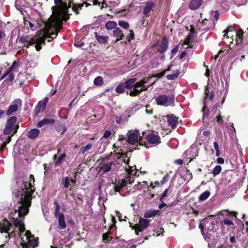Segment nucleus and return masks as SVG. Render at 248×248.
<instances>
[{"label": "nucleus", "instance_id": "1", "mask_svg": "<svg viewBox=\"0 0 248 248\" xmlns=\"http://www.w3.org/2000/svg\"><path fill=\"white\" fill-rule=\"evenodd\" d=\"M62 22L60 20V16L58 15H54V14L50 16L47 21L45 24V31L43 34H39L38 36H43L44 33L48 31V34L50 37H46L45 40L48 38V42H50L54 38H56L60 30L62 28Z\"/></svg>", "mask_w": 248, "mask_h": 248}, {"label": "nucleus", "instance_id": "21", "mask_svg": "<svg viewBox=\"0 0 248 248\" xmlns=\"http://www.w3.org/2000/svg\"><path fill=\"white\" fill-rule=\"evenodd\" d=\"M167 122L172 128H175L178 124L179 118L173 114L168 115Z\"/></svg>", "mask_w": 248, "mask_h": 248}, {"label": "nucleus", "instance_id": "39", "mask_svg": "<svg viewBox=\"0 0 248 248\" xmlns=\"http://www.w3.org/2000/svg\"><path fill=\"white\" fill-rule=\"evenodd\" d=\"M71 4H73L72 9L76 13V14H79V10H81L84 5V3L81 4H74L73 1H71Z\"/></svg>", "mask_w": 248, "mask_h": 248}, {"label": "nucleus", "instance_id": "60", "mask_svg": "<svg viewBox=\"0 0 248 248\" xmlns=\"http://www.w3.org/2000/svg\"><path fill=\"white\" fill-rule=\"evenodd\" d=\"M18 62H16V61H15L12 65L8 68L7 69L9 70V72H12L16 67H17L18 66Z\"/></svg>", "mask_w": 248, "mask_h": 248}, {"label": "nucleus", "instance_id": "59", "mask_svg": "<svg viewBox=\"0 0 248 248\" xmlns=\"http://www.w3.org/2000/svg\"><path fill=\"white\" fill-rule=\"evenodd\" d=\"M179 49V45L175 46L171 50V56L170 59H172L174 56L177 53Z\"/></svg>", "mask_w": 248, "mask_h": 248}, {"label": "nucleus", "instance_id": "50", "mask_svg": "<svg viewBox=\"0 0 248 248\" xmlns=\"http://www.w3.org/2000/svg\"><path fill=\"white\" fill-rule=\"evenodd\" d=\"M93 147V144L92 143H88L85 147H83L80 149V153L84 154L85 152L91 150Z\"/></svg>", "mask_w": 248, "mask_h": 248}, {"label": "nucleus", "instance_id": "54", "mask_svg": "<svg viewBox=\"0 0 248 248\" xmlns=\"http://www.w3.org/2000/svg\"><path fill=\"white\" fill-rule=\"evenodd\" d=\"M129 34L126 36V38L128 42H130L132 40L135 38V34L132 30L129 31Z\"/></svg>", "mask_w": 248, "mask_h": 248}, {"label": "nucleus", "instance_id": "43", "mask_svg": "<svg viewBox=\"0 0 248 248\" xmlns=\"http://www.w3.org/2000/svg\"><path fill=\"white\" fill-rule=\"evenodd\" d=\"M125 88L126 87L124 83L119 84L116 88V92L118 93H123Z\"/></svg>", "mask_w": 248, "mask_h": 248}, {"label": "nucleus", "instance_id": "42", "mask_svg": "<svg viewBox=\"0 0 248 248\" xmlns=\"http://www.w3.org/2000/svg\"><path fill=\"white\" fill-rule=\"evenodd\" d=\"M117 155H120L121 157L123 158V161L125 163L126 165L129 164L130 161V158L128 157L127 159L126 160L125 158L127 157V152L126 153H122V152H118L116 154Z\"/></svg>", "mask_w": 248, "mask_h": 248}, {"label": "nucleus", "instance_id": "8", "mask_svg": "<svg viewBox=\"0 0 248 248\" xmlns=\"http://www.w3.org/2000/svg\"><path fill=\"white\" fill-rule=\"evenodd\" d=\"M4 222H0V232L3 233V232L8 233V240L11 238L15 237L17 234V232L13 231L9 233L8 231L10 228L12 227V224L10 223L6 218L3 219Z\"/></svg>", "mask_w": 248, "mask_h": 248}, {"label": "nucleus", "instance_id": "15", "mask_svg": "<svg viewBox=\"0 0 248 248\" xmlns=\"http://www.w3.org/2000/svg\"><path fill=\"white\" fill-rule=\"evenodd\" d=\"M28 242L26 243L23 238H21V245L23 248H35L38 246V241L33 237L27 240Z\"/></svg>", "mask_w": 248, "mask_h": 248}, {"label": "nucleus", "instance_id": "31", "mask_svg": "<svg viewBox=\"0 0 248 248\" xmlns=\"http://www.w3.org/2000/svg\"><path fill=\"white\" fill-rule=\"evenodd\" d=\"M202 2V0H192L189 4V8L196 10L199 8Z\"/></svg>", "mask_w": 248, "mask_h": 248}, {"label": "nucleus", "instance_id": "44", "mask_svg": "<svg viewBox=\"0 0 248 248\" xmlns=\"http://www.w3.org/2000/svg\"><path fill=\"white\" fill-rule=\"evenodd\" d=\"M111 234V232L108 231V232L104 233L102 235V241L104 243L108 242L112 239L111 237L109 236V234Z\"/></svg>", "mask_w": 248, "mask_h": 248}, {"label": "nucleus", "instance_id": "56", "mask_svg": "<svg viewBox=\"0 0 248 248\" xmlns=\"http://www.w3.org/2000/svg\"><path fill=\"white\" fill-rule=\"evenodd\" d=\"M140 93V91L139 89H136L135 88V89H133L132 91H130V93H129V94L131 96H136L138 95H139Z\"/></svg>", "mask_w": 248, "mask_h": 248}, {"label": "nucleus", "instance_id": "53", "mask_svg": "<svg viewBox=\"0 0 248 248\" xmlns=\"http://www.w3.org/2000/svg\"><path fill=\"white\" fill-rule=\"evenodd\" d=\"M148 79V78H147L146 79L144 78L140 80L139 82H136L135 84V88H137L144 85V84H145L147 82Z\"/></svg>", "mask_w": 248, "mask_h": 248}, {"label": "nucleus", "instance_id": "55", "mask_svg": "<svg viewBox=\"0 0 248 248\" xmlns=\"http://www.w3.org/2000/svg\"><path fill=\"white\" fill-rule=\"evenodd\" d=\"M118 24L121 27L124 29H127L129 27V23L124 21H119Z\"/></svg>", "mask_w": 248, "mask_h": 248}, {"label": "nucleus", "instance_id": "63", "mask_svg": "<svg viewBox=\"0 0 248 248\" xmlns=\"http://www.w3.org/2000/svg\"><path fill=\"white\" fill-rule=\"evenodd\" d=\"M168 191L169 188H167L164 190V192L163 193V194H162L159 199L160 201L162 202H163L164 199L167 196Z\"/></svg>", "mask_w": 248, "mask_h": 248}, {"label": "nucleus", "instance_id": "41", "mask_svg": "<svg viewBox=\"0 0 248 248\" xmlns=\"http://www.w3.org/2000/svg\"><path fill=\"white\" fill-rule=\"evenodd\" d=\"M180 75V72L179 70H177L174 73L172 74H169L166 76L168 80H174L177 78Z\"/></svg>", "mask_w": 248, "mask_h": 248}, {"label": "nucleus", "instance_id": "9", "mask_svg": "<svg viewBox=\"0 0 248 248\" xmlns=\"http://www.w3.org/2000/svg\"><path fill=\"white\" fill-rule=\"evenodd\" d=\"M127 142L131 144H135L139 142L140 145H144L147 148V144L145 141H143L141 138L140 137L138 133L135 132L130 133L127 137Z\"/></svg>", "mask_w": 248, "mask_h": 248}, {"label": "nucleus", "instance_id": "20", "mask_svg": "<svg viewBox=\"0 0 248 248\" xmlns=\"http://www.w3.org/2000/svg\"><path fill=\"white\" fill-rule=\"evenodd\" d=\"M169 46V41L166 36L162 38L161 43L157 50V52L162 54L166 52Z\"/></svg>", "mask_w": 248, "mask_h": 248}, {"label": "nucleus", "instance_id": "7", "mask_svg": "<svg viewBox=\"0 0 248 248\" xmlns=\"http://www.w3.org/2000/svg\"><path fill=\"white\" fill-rule=\"evenodd\" d=\"M155 101L156 104L159 106L167 107L174 105V96L173 95L167 96L160 94L155 98Z\"/></svg>", "mask_w": 248, "mask_h": 248}, {"label": "nucleus", "instance_id": "64", "mask_svg": "<svg viewBox=\"0 0 248 248\" xmlns=\"http://www.w3.org/2000/svg\"><path fill=\"white\" fill-rule=\"evenodd\" d=\"M25 235L26 236V240L30 238H32L33 237H34V236L32 235L31 232L29 230H27L26 231Z\"/></svg>", "mask_w": 248, "mask_h": 248}, {"label": "nucleus", "instance_id": "38", "mask_svg": "<svg viewBox=\"0 0 248 248\" xmlns=\"http://www.w3.org/2000/svg\"><path fill=\"white\" fill-rule=\"evenodd\" d=\"M68 9L67 8L66 10L60 9L62 15V18L63 21H66L69 18L70 15L68 13Z\"/></svg>", "mask_w": 248, "mask_h": 248}, {"label": "nucleus", "instance_id": "10", "mask_svg": "<svg viewBox=\"0 0 248 248\" xmlns=\"http://www.w3.org/2000/svg\"><path fill=\"white\" fill-rule=\"evenodd\" d=\"M199 29L201 31H209L214 28L215 23L213 19H204L199 24Z\"/></svg>", "mask_w": 248, "mask_h": 248}, {"label": "nucleus", "instance_id": "32", "mask_svg": "<svg viewBox=\"0 0 248 248\" xmlns=\"http://www.w3.org/2000/svg\"><path fill=\"white\" fill-rule=\"evenodd\" d=\"M55 122V120L53 119L44 118L37 123V126L39 127H41L44 125L53 124Z\"/></svg>", "mask_w": 248, "mask_h": 248}, {"label": "nucleus", "instance_id": "48", "mask_svg": "<svg viewBox=\"0 0 248 248\" xmlns=\"http://www.w3.org/2000/svg\"><path fill=\"white\" fill-rule=\"evenodd\" d=\"M93 83L96 86H101L103 84V78L101 76L97 77L93 81Z\"/></svg>", "mask_w": 248, "mask_h": 248}, {"label": "nucleus", "instance_id": "62", "mask_svg": "<svg viewBox=\"0 0 248 248\" xmlns=\"http://www.w3.org/2000/svg\"><path fill=\"white\" fill-rule=\"evenodd\" d=\"M248 54V47H247L245 50V52H243V53L241 52H239L238 53V55H240V56H241L240 60L242 61V60L245 59V55H247Z\"/></svg>", "mask_w": 248, "mask_h": 248}, {"label": "nucleus", "instance_id": "36", "mask_svg": "<svg viewBox=\"0 0 248 248\" xmlns=\"http://www.w3.org/2000/svg\"><path fill=\"white\" fill-rule=\"evenodd\" d=\"M55 129L57 132L60 133L62 135L66 132L67 128L65 127V125L64 124L62 123H59L56 125Z\"/></svg>", "mask_w": 248, "mask_h": 248}, {"label": "nucleus", "instance_id": "4", "mask_svg": "<svg viewBox=\"0 0 248 248\" xmlns=\"http://www.w3.org/2000/svg\"><path fill=\"white\" fill-rule=\"evenodd\" d=\"M219 215L224 219L220 223L221 229L224 227V225H234L233 220L237 218V213L236 212L230 211L229 210H223L220 212Z\"/></svg>", "mask_w": 248, "mask_h": 248}, {"label": "nucleus", "instance_id": "47", "mask_svg": "<svg viewBox=\"0 0 248 248\" xmlns=\"http://www.w3.org/2000/svg\"><path fill=\"white\" fill-rule=\"evenodd\" d=\"M11 136H8L6 138V140L1 144L0 147V152H2L6 147L8 143L11 141Z\"/></svg>", "mask_w": 248, "mask_h": 248}, {"label": "nucleus", "instance_id": "3", "mask_svg": "<svg viewBox=\"0 0 248 248\" xmlns=\"http://www.w3.org/2000/svg\"><path fill=\"white\" fill-rule=\"evenodd\" d=\"M21 197L19 203L21 204L18 207V214L19 218L24 217L29 212V208L31 205V199L33 190L28 191L23 193V190L21 192Z\"/></svg>", "mask_w": 248, "mask_h": 248}, {"label": "nucleus", "instance_id": "52", "mask_svg": "<svg viewBox=\"0 0 248 248\" xmlns=\"http://www.w3.org/2000/svg\"><path fill=\"white\" fill-rule=\"evenodd\" d=\"M54 204L55 205V212L54 213V216L55 217H58V215H59L61 214L60 213V206L57 201L54 202Z\"/></svg>", "mask_w": 248, "mask_h": 248}, {"label": "nucleus", "instance_id": "2", "mask_svg": "<svg viewBox=\"0 0 248 248\" xmlns=\"http://www.w3.org/2000/svg\"><path fill=\"white\" fill-rule=\"evenodd\" d=\"M48 32L49 31H47L43 36L35 35L31 38L29 35H23L19 37L18 36V39L19 40V42L23 44V47L28 48L31 46L35 45V48L37 51H39L42 48L41 45H45L46 44L45 38L50 37Z\"/></svg>", "mask_w": 248, "mask_h": 248}, {"label": "nucleus", "instance_id": "58", "mask_svg": "<svg viewBox=\"0 0 248 248\" xmlns=\"http://www.w3.org/2000/svg\"><path fill=\"white\" fill-rule=\"evenodd\" d=\"M223 116L221 115L220 111H219L217 117V122L220 124H223Z\"/></svg>", "mask_w": 248, "mask_h": 248}, {"label": "nucleus", "instance_id": "6", "mask_svg": "<svg viewBox=\"0 0 248 248\" xmlns=\"http://www.w3.org/2000/svg\"><path fill=\"white\" fill-rule=\"evenodd\" d=\"M225 34L223 35V39H225V37L227 39L229 38V35L228 33L229 32L233 33L235 36V41L236 45H238L239 44H241L243 42V36L244 32L242 30L240 29L237 31H235L234 28L233 26H230L223 31Z\"/></svg>", "mask_w": 248, "mask_h": 248}, {"label": "nucleus", "instance_id": "34", "mask_svg": "<svg viewBox=\"0 0 248 248\" xmlns=\"http://www.w3.org/2000/svg\"><path fill=\"white\" fill-rule=\"evenodd\" d=\"M150 220L146 218H140L139 220V224H137L143 231L148 227L149 225Z\"/></svg>", "mask_w": 248, "mask_h": 248}, {"label": "nucleus", "instance_id": "13", "mask_svg": "<svg viewBox=\"0 0 248 248\" xmlns=\"http://www.w3.org/2000/svg\"><path fill=\"white\" fill-rule=\"evenodd\" d=\"M127 184V181L125 179H122L121 180H119L117 183L115 182L114 183H113L114 185L113 186V189H114V194H116V193L119 192L120 194V195L124 196V194H122L120 193L121 190L124 188V187L126 186V185Z\"/></svg>", "mask_w": 248, "mask_h": 248}, {"label": "nucleus", "instance_id": "45", "mask_svg": "<svg viewBox=\"0 0 248 248\" xmlns=\"http://www.w3.org/2000/svg\"><path fill=\"white\" fill-rule=\"evenodd\" d=\"M210 195V192L208 191H205L202 193L199 197L200 201H203L206 200Z\"/></svg>", "mask_w": 248, "mask_h": 248}, {"label": "nucleus", "instance_id": "14", "mask_svg": "<svg viewBox=\"0 0 248 248\" xmlns=\"http://www.w3.org/2000/svg\"><path fill=\"white\" fill-rule=\"evenodd\" d=\"M146 140L148 143L150 144L157 145L161 143L159 136L155 134L153 132L150 133L147 135Z\"/></svg>", "mask_w": 248, "mask_h": 248}, {"label": "nucleus", "instance_id": "16", "mask_svg": "<svg viewBox=\"0 0 248 248\" xmlns=\"http://www.w3.org/2000/svg\"><path fill=\"white\" fill-rule=\"evenodd\" d=\"M216 3V7L218 10L223 12L229 9L231 0H222L221 1H220L219 0H217Z\"/></svg>", "mask_w": 248, "mask_h": 248}, {"label": "nucleus", "instance_id": "28", "mask_svg": "<svg viewBox=\"0 0 248 248\" xmlns=\"http://www.w3.org/2000/svg\"><path fill=\"white\" fill-rule=\"evenodd\" d=\"M207 231L211 232L213 233L216 232L218 229V224L217 221H212L207 227Z\"/></svg>", "mask_w": 248, "mask_h": 248}, {"label": "nucleus", "instance_id": "12", "mask_svg": "<svg viewBox=\"0 0 248 248\" xmlns=\"http://www.w3.org/2000/svg\"><path fill=\"white\" fill-rule=\"evenodd\" d=\"M14 103L15 104L10 105L7 110L6 111V113L7 116H11L13 115L14 113L17 110L18 106L20 107L21 106L22 102L20 99H15L14 100Z\"/></svg>", "mask_w": 248, "mask_h": 248}, {"label": "nucleus", "instance_id": "25", "mask_svg": "<svg viewBox=\"0 0 248 248\" xmlns=\"http://www.w3.org/2000/svg\"><path fill=\"white\" fill-rule=\"evenodd\" d=\"M113 34L115 37H116L115 42L122 40L124 37V34L122 31L118 27H116L113 30Z\"/></svg>", "mask_w": 248, "mask_h": 248}, {"label": "nucleus", "instance_id": "35", "mask_svg": "<svg viewBox=\"0 0 248 248\" xmlns=\"http://www.w3.org/2000/svg\"><path fill=\"white\" fill-rule=\"evenodd\" d=\"M136 81V78H132L127 80L124 82L126 88L130 89L133 87H135V84Z\"/></svg>", "mask_w": 248, "mask_h": 248}, {"label": "nucleus", "instance_id": "18", "mask_svg": "<svg viewBox=\"0 0 248 248\" xmlns=\"http://www.w3.org/2000/svg\"><path fill=\"white\" fill-rule=\"evenodd\" d=\"M48 101V97H46L44 98L43 101H39L34 110L35 115H37L41 111H43L46 108Z\"/></svg>", "mask_w": 248, "mask_h": 248}, {"label": "nucleus", "instance_id": "37", "mask_svg": "<svg viewBox=\"0 0 248 248\" xmlns=\"http://www.w3.org/2000/svg\"><path fill=\"white\" fill-rule=\"evenodd\" d=\"M117 24L114 21H109L106 23L105 27L108 30L115 29L117 27Z\"/></svg>", "mask_w": 248, "mask_h": 248}, {"label": "nucleus", "instance_id": "57", "mask_svg": "<svg viewBox=\"0 0 248 248\" xmlns=\"http://www.w3.org/2000/svg\"><path fill=\"white\" fill-rule=\"evenodd\" d=\"M140 226H139L137 224H136L133 226L131 227L132 229L135 230V234L136 235H139L140 232L143 231V229H142V228H140Z\"/></svg>", "mask_w": 248, "mask_h": 248}, {"label": "nucleus", "instance_id": "30", "mask_svg": "<svg viewBox=\"0 0 248 248\" xmlns=\"http://www.w3.org/2000/svg\"><path fill=\"white\" fill-rule=\"evenodd\" d=\"M160 212L158 210H149L146 211L144 215L145 218H148L153 217H155L156 215H159Z\"/></svg>", "mask_w": 248, "mask_h": 248}, {"label": "nucleus", "instance_id": "51", "mask_svg": "<svg viewBox=\"0 0 248 248\" xmlns=\"http://www.w3.org/2000/svg\"><path fill=\"white\" fill-rule=\"evenodd\" d=\"M222 168L219 165L216 166L213 170L212 173L214 175V176L215 177L217 175H218L220 172L221 171Z\"/></svg>", "mask_w": 248, "mask_h": 248}, {"label": "nucleus", "instance_id": "49", "mask_svg": "<svg viewBox=\"0 0 248 248\" xmlns=\"http://www.w3.org/2000/svg\"><path fill=\"white\" fill-rule=\"evenodd\" d=\"M194 37V35H193L189 33L185 40L184 44L189 46L190 44L193 42Z\"/></svg>", "mask_w": 248, "mask_h": 248}, {"label": "nucleus", "instance_id": "40", "mask_svg": "<svg viewBox=\"0 0 248 248\" xmlns=\"http://www.w3.org/2000/svg\"><path fill=\"white\" fill-rule=\"evenodd\" d=\"M66 154L65 153H63L58 157V159L56 161L54 164V166L55 167L60 166V164L63 163Z\"/></svg>", "mask_w": 248, "mask_h": 248}, {"label": "nucleus", "instance_id": "61", "mask_svg": "<svg viewBox=\"0 0 248 248\" xmlns=\"http://www.w3.org/2000/svg\"><path fill=\"white\" fill-rule=\"evenodd\" d=\"M169 178L170 176L168 173H167L166 175H165L160 182L161 185H163L167 182L169 181Z\"/></svg>", "mask_w": 248, "mask_h": 248}, {"label": "nucleus", "instance_id": "17", "mask_svg": "<svg viewBox=\"0 0 248 248\" xmlns=\"http://www.w3.org/2000/svg\"><path fill=\"white\" fill-rule=\"evenodd\" d=\"M13 222L16 227H18V234L21 237V233L25 231V227L23 220L18 218H13Z\"/></svg>", "mask_w": 248, "mask_h": 248}, {"label": "nucleus", "instance_id": "5", "mask_svg": "<svg viewBox=\"0 0 248 248\" xmlns=\"http://www.w3.org/2000/svg\"><path fill=\"white\" fill-rule=\"evenodd\" d=\"M16 116L11 117L7 120L3 132L4 135L12 137L17 132L19 126L18 124H16Z\"/></svg>", "mask_w": 248, "mask_h": 248}, {"label": "nucleus", "instance_id": "26", "mask_svg": "<svg viewBox=\"0 0 248 248\" xmlns=\"http://www.w3.org/2000/svg\"><path fill=\"white\" fill-rule=\"evenodd\" d=\"M95 39L100 44H106L108 43L109 37L107 35L102 36L97 34V32H94Z\"/></svg>", "mask_w": 248, "mask_h": 248}, {"label": "nucleus", "instance_id": "19", "mask_svg": "<svg viewBox=\"0 0 248 248\" xmlns=\"http://www.w3.org/2000/svg\"><path fill=\"white\" fill-rule=\"evenodd\" d=\"M211 232L207 231L204 235V239L208 242V246L209 248H212L215 246L217 242V239L214 238V234L210 232Z\"/></svg>", "mask_w": 248, "mask_h": 248}, {"label": "nucleus", "instance_id": "24", "mask_svg": "<svg viewBox=\"0 0 248 248\" xmlns=\"http://www.w3.org/2000/svg\"><path fill=\"white\" fill-rule=\"evenodd\" d=\"M155 4L153 2H146V6L143 8V14L146 16H149V13L153 10Z\"/></svg>", "mask_w": 248, "mask_h": 248}, {"label": "nucleus", "instance_id": "22", "mask_svg": "<svg viewBox=\"0 0 248 248\" xmlns=\"http://www.w3.org/2000/svg\"><path fill=\"white\" fill-rule=\"evenodd\" d=\"M30 179H31L30 182H25L24 186H25V191H24V189L22 190V191L23 190V193H25L26 192H27V190L28 191L33 190V192L35 190L34 188L33 187L34 185V182H35L34 177L33 175L31 174L30 175Z\"/></svg>", "mask_w": 248, "mask_h": 248}, {"label": "nucleus", "instance_id": "27", "mask_svg": "<svg viewBox=\"0 0 248 248\" xmlns=\"http://www.w3.org/2000/svg\"><path fill=\"white\" fill-rule=\"evenodd\" d=\"M58 228L60 230L64 229L66 227V224L65 221L64 216L62 213H61L60 215H58Z\"/></svg>", "mask_w": 248, "mask_h": 248}, {"label": "nucleus", "instance_id": "29", "mask_svg": "<svg viewBox=\"0 0 248 248\" xmlns=\"http://www.w3.org/2000/svg\"><path fill=\"white\" fill-rule=\"evenodd\" d=\"M40 133V130L37 128H33L28 132L27 137L30 139H35Z\"/></svg>", "mask_w": 248, "mask_h": 248}, {"label": "nucleus", "instance_id": "46", "mask_svg": "<svg viewBox=\"0 0 248 248\" xmlns=\"http://www.w3.org/2000/svg\"><path fill=\"white\" fill-rule=\"evenodd\" d=\"M70 179L68 177H62V184L63 185L64 188H67L70 186Z\"/></svg>", "mask_w": 248, "mask_h": 248}, {"label": "nucleus", "instance_id": "23", "mask_svg": "<svg viewBox=\"0 0 248 248\" xmlns=\"http://www.w3.org/2000/svg\"><path fill=\"white\" fill-rule=\"evenodd\" d=\"M56 5L58 6L60 9L66 10L67 8H70L71 6V1L72 0H68V4L66 1L62 0H54Z\"/></svg>", "mask_w": 248, "mask_h": 248}, {"label": "nucleus", "instance_id": "33", "mask_svg": "<svg viewBox=\"0 0 248 248\" xmlns=\"http://www.w3.org/2000/svg\"><path fill=\"white\" fill-rule=\"evenodd\" d=\"M114 165L113 162H109L108 163H103L101 167V170L103 173L104 174L109 171L111 170V166Z\"/></svg>", "mask_w": 248, "mask_h": 248}, {"label": "nucleus", "instance_id": "11", "mask_svg": "<svg viewBox=\"0 0 248 248\" xmlns=\"http://www.w3.org/2000/svg\"><path fill=\"white\" fill-rule=\"evenodd\" d=\"M204 93L205 94V96L204 99V107L202 109L203 112V118H204L205 115H208V110L206 105V100L208 98H209L210 100H212L214 97V94L213 92L210 93L209 87L207 86H206V88H205Z\"/></svg>", "mask_w": 248, "mask_h": 248}]
</instances>
